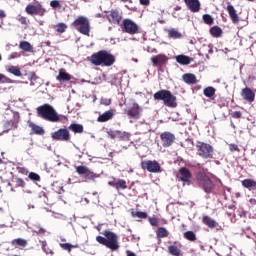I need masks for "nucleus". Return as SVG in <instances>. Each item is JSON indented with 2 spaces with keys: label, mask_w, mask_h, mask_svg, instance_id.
<instances>
[{
  "label": "nucleus",
  "mask_w": 256,
  "mask_h": 256,
  "mask_svg": "<svg viewBox=\"0 0 256 256\" xmlns=\"http://www.w3.org/2000/svg\"><path fill=\"white\" fill-rule=\"evenodd\" d=\"M168 37L170 39H181V37H183V34H181V32H179L177 29L171 28L170 30H168Z\"/></svg>",
  "instance_id": "29"
},
{
  "label": "nucleus",
  "mask_w": 256,
  "mask_h": 256,
  "mask_svg": "<svg viewBox=\"0 0 256 256\" xmlns=\"http://www.w3.org/2000/svg\"><path fill=\"white\" fill-rule=\"evenodd\" d=\"M17 57H20L19 53L13 52L11 55L8 56V61H11L12 59H17Z\"/></svg>",
  "instance_id": "56"
},
{
  "label": "nucleus",
  "mask_w": 256,
  "mask_h": 256,
  "mask_svg": "<svg viewBox=\"0 0 256 256\" xmlns=\"http://www.w3.org/2000/svg\"><path fill=\"white\" fill-rule=\"evenodd\" d=\"M182 80L187 85H195V83H197V76H195V74L186 73L182 75Z\"/></svg>",
  "instance_id": "24"
},
{
  "label": "nucleus",
  "mask_w": 256,
  "mask_h": 256,
  "mask_svg": "<svg viewBox=\"0 0 256 256\" xmlns=\"http://www.w3.org/2000/svg\"><path fill=\"white\" fill-rule=\"evenodd\" d=\"M61 248L64 249L65 251H69L71 252V249H73V246L72 244L70 243H64V244H60Z\"/></svg>",
  "instance_id": "50"
},
{
  "label": "nucleus",
  "mask_w": 256,
  "mask_h": 256,
  "mask_svg": "<svg viewBox=\"0 0 256 256\" xmlns=\"http://www.w3.org/2000/svg\"><path fill=\"white\" fill-rule=\"evenodd\" d=\"M202 19L206 25H213V17L209 14H204Z\"/></svg>",
  "instance_id": "46"
},
{
  "label": "nucleus",
  "mask_w": 256,
  "mask_h": 256,
  "mask_svg": "<svg viewBox=\"0 0 256 256\" xmlns=\"http://www.w3.org/2000/svg\"><path fill=\"white\" fill-rule=\"evenodd\" d=\"M115 114L113 113V110H108L102 114H100L97 118L98 123H105L107 121H110V119H113V116Z\"/></svg>",
  "instance_id": "23"
},
{
  "label": "nucleus",
  "mask_w": 256,
  "mask_h": 256,
  "mask_svg": "<svg viewBox=\"0 0 256 256\" xmlns=\"http://www.w3.org/2000/svg\"><path fill=\"white\" fill-rule=\"evenodd\" d=\"M150 61L154 67H163V65L167 64L169 58H167V56L164 54H158L156 56L151 57Z\"/></svg>",
  "instance_id": "18"
},
{
  "label": "nucleus",
  "mask_w": 256,
  "mask_h": 256,
  "mask_svg": "<svg viewBox=\"0 0 256 256\" xmlns=\"http://www.w3.org/2000/svg\"><path fill=\"white\" fill-rule=\"evenodd\" d=\"M57 81L60 83H66V81H71V75L67 72H59L57 76Z\"/></svg>",
  "instance_id": "32"
},
{
  "label": "nucleus",
  "mask_w": 256,
  "mask_h": 256,
  "mask_svg": "<svg viewBox=\"0 0 256 256\" xmlns=\"http://www.w3.org/2000/svg\"><path fill=\"white\" fill-rule=\"evenodd\" d=\"M232 117H233V119H241V111H234V112H232Z\"/></svg>",
  "instance_id": "55"
},
{
  "label": "nucleus",
  "mask_w": 256,
  "mask_h": 256,
  "mask_svg": "<svg viewBox=\"0 0 256 256\" xmlns=\"http://www.w3.org/2000/svg\"><path fill=\"white\" fill-rule=\"evenodd\" d=\"M106 19L112 25H119L121 23L123 16L119 13V10L113 9L106 12Z\"/></svg>",
  "instance_id": "15"
},
{
  "label": "nucleus",
  "mask_w": 256,
  "mask_h": 256,
  "mask_svg": "<svg viewBox=\"0 0 256 256\" xmlns=\"http://www.w3.org/2000/svg\"><path fill=\"white\" fill-rule=\"evenodd\" d=\"M118 139L120 141H131V133L120 131V134H118Z\"/></svg>",
  "instance_id": "39"
},
{
  "label": "nucleus",
  "mask_w": 256,
  "mask_h": 256,
  "mask_svg": "<svg viewBox=\"0 0 256 256\" xmlns=\"http://www.w3.org/2000/svg\"><path fill=\"white\" fill-rule=\"evenodd\" d=\"M249 203L252 205H256V199L254 198L249 199Z\"/></svg>",
  "instance_id": "61"
},
{
  "label": "nucleus",
  "mask_w": 256,
  "mask_h": 256,
  "mask_svg": "<svg viewBox=\"0 0 256 256\" xmlns=\"http://www.w3.org/2000/svg\"><path fill=\"white\" fill-rule=\"evenodd\" d=\"M76 173H78V175H82V177L88 181H95L101 177V175L89 170L87 166H78L76 168Z\"/></svg>",
  "instance_id": "11"
},
{
  "label": "nucleus",
  "mask_w": 256,
  "mask_h": 256,
  "mask_svg": "<svg viewBox=\"0 0 256 256\" xmlns=\"http://www.w3.org/2000/svg\"><path fill=\"white\" fill-rule=\"evenodd\" d=\"M0 83L15 84V83H19V81L13 80V79L5 76L4 74H2V78H1Z\"/></svg>",
  "instance_id": "44"
},
{
  "label": "nucleus",
  "mask_w": 256,
  "mask_h": 256,
  "mask_svg": "<svg viewBox=\"0 0 256 256\" xmlns=\"http://www.w3.org/2000/svg\"><path fill=\"white\" fill-rule=\"evenodd\" d=\"M28 178L30 181H33L34 183H39V181H41V176H39V174L35 172H30Z\"/></svg>",
  "instance_id": "41"
},
{
  "label": "nucleus",
  "mask_w": 256,
  "mask_h": 256,
  "mask_svg": "<svg viewBox=\"0 0 256 256\" xmlns=\"http://www.w3.org/2000/svg\"><path fill=\"white\" fill-rule=\"evenodd\" d=\"M226 10L228 11V15L234 23V25H237L239 23V15L237 14V10H235V7L231 5V2L227 3Z\"/></svg>",
  "instance_id": "21"
},
{
  "label": "nucleus",
  "mask_w": 256,
  "mask_h": 256,
  "mask_svg": "<svg viewBox=\"0 0 256 256\" xmlns=\"http://www.w3.org/2000/svg\"><path fill=\"white\" fill-rule=\"evenodd\" d=\"M241 96L247 103H253L255 101V92L249 87L242 89Z\"/></svg>",
  "instance_id": "22"
},
{
  "label": "nucleus",
  "mask_w": 256,
  "mask_h": 256,
  "mask_svg": "<svg viewBox=\"0 0 256 256\" xmlns=\"http://www.w3.org/2000/svg\"><path fill=\"white\" fill-rule=\"evenodd\" d=\"M121 84V81L120 80H115V81H112L111 85H115L117 87V85H120Z\"/></svg>",
  "instance_id": "60"
},
{
  "label": "nucleus",
  "mask_w": 256,
  "mask_h": 256,
  "mask_svg": "<svg viewBox=\"0 0 256 256\" xmlns=\"http://www.w3.org/2000/svg\"><path fill=\"white\" fill-rule=\"evenodd\" d=\"M216 91L217 90L212 86H208L203 90V94L205 95V97H208V99H211L212 97H215Z\"/></svg>",
  "instance_id": "35"
},
{
  "label": "nucleus",
  "mask_w": 256,
  "mask_h": 256,
  "mask_svg": "<svg viewBox=\"0 0 256 256\" xmlns=\"http://www.w3.org/2000/svg\"><path fill=\"white\" fill-rule=\"evenodd\" d=\"M198 155L202 159H213V146L211 144L199 142L197 144Z\"/></svg>",
  "instance_id": "8"
},
{
  "label": "nucleus",
  "mask_w": 256,
  "mask_h": 256,
  "mask_svg": "<svg viewBox=\"0 0 256 256\" xmlns=\"http://www.w3.org/2000/svg\"><path fill=\"white\" fill-rule=\"evenodd\" d=\"M91 64L99 67L103 65L104 67H111L115 63V56L105 50H101L97 53L92 54Z\"/></svg>",
  "instance_id": "4"
},
{
  "label": "nucleus",
  "mask_w": 256,
  "mask_h": 256,
  "mask_svg": "<svg viewBox=\"0 0 256 256\" xmlns=\"http://www.w3.org/2000/svg\"><path fill=\"white\" fill-rule=\"evenodd\" d=\"M51 138L53 141H70L71 133H69L67 128H60L51 133Z\"/></svg>",
  "instance_id": "12"
},
{
  "label": "nucleus",
  "mask_w": 256,
  "mask_h": 256,
  "mask_svg": "<svg viewBox=\"0 0 256 256\" xmlns=\"http://www.w3.org/2000/svg\"><path fill=\"white\" fill-rule=\"evenodd\" d=\"M208 47H209L208 53L212 54V53H213V46H212V45H209Z\"/></svg>",
  "instance_id": "62"
},
{
  "label": "nucleus",
  "mask_w": 256,
  "mask_h": 256,
  "mask_svg": "<svg viewBox=\"0 0 256 256\" xmlns=\"http://www.w3.org/2000/svg\"><path fill=\"white\" fill-rule=\"evenodd\" d=\"M127 256H136V255H135V253L128 251V252H127Z\"/></svg>",
  "instance_id": "64"
},
{
  "label": "nucleus",
  "mask_w": 256,
  "mask_h": 256,
  "mask_svg": "<svg viewBox=\"0 0 256 256\" xmlns=\"http://www.w3.org/2000/svg\"><path fill=\"white\" fill-rule=\"evenodd\" d=\"M132 241H139V237L132 235Z\"/></svg>",
  "instance_id": "63"
},
{
  "label": "nucleus",
  "mask_w": 256,
  "mask_h": 256,
  "mask_svg": "<svg viewBox=\"0 0 256 256\" xmlns=\"http://www.w3.org/2000/svg\"><path fill=\"white\" fill-rule=\"evenodd\" d=\"M101 104L109 106L111 104V98H102L101 99Z\"/></svg>",
  "instance_id": "54"
},
{
  "label": "nucleus",
  "mask_w": 256,
  "mask_h": 256,
  "mask_svg": "<svg viewBox=\"0 0 256 256\" xmlns=\"http://www.w3.org/2000/svg\"><path fill=\"white\" fill-rule=\"evenodd\" d=\"M142 169L149 173H161V165L155 160H146L141 162Z\"/></svg>",
  "instance_id": "14"
},
{
  "label": "nucleus",
  "mask_w": 256,
  "mask_h": 256,
  "mask_svg": "<svg viewBox=\"0 0 256 256\" xmlns=\"http://www.w3.org/2000/svg\"><path fill=\"white\" fill-rule=\"evenodd\" d=\"M176 61L179 65H190L191 64V57L180 54L175 57Z\"/></svg>",
  "instance_id": "28"
},
{
  "label": "nucleus",
  "mask_w": 256,
  "mask_h": 256,
  "mask_svg": "<svg viewBox=\"0 0 256 256\" xmlns=\"http://www.w3.org/2000/svg\"><path fill=\"white\" fill-rule=\"evenodd\" d=\"M72 27H74L78 33H81V35H86L87 37H89L91 33V22L89 18L85 16H78L77 19L72 22Z\"/></svg>",
  "instance_id": "5"
},
{
  "label": "nucleus",
  "mask_w": 256,
  "mask_h": 256,
  "mask_svg": "<svg viewBox=\"0 0 256 256\" xmlns=\"http://www.w3.org/2000/svg\"><path fill=\"white\" fill-rule=\"evenodd\" d=\"M19 48L22 51H25L26 53H31V51H33V46H31V43H29L27 41L20 42Z\"/></svg>",
  "instance_id": "34"
},
{
  "label": "nucleus",
  "mask_w": 256,
  "mask_h": 256,
  "mask_svg": "<svg viewBox=\"0 0 256 256\" xmlns=\"http://www.w3.org/2000/svg\"><path fill=\"white\" fill-rule=\"evenodd\" d=\"M202 223L209 227V229H215V227L218 225L217 221L209 216H203Z\"/></svg>",
  "instance_id": "26"
},
{
  "label": "nucleus",
  "mask_w": 256,
  "mask_h": 256,
  "mask_svg": "<svg viewBox=\"0 0 256 256\" xmlns=\"http://www.w3.org/2000/svg\"><path fill=\"white\" fill-rule=\"evenodd\" d=\"M110 187H115L117 191L127 189V181L121 178H112L111 181L108 182Z\"/></svg>",
  "instance_id": "17"
},
{
  "label": "nucleus",
  "mask_w": 256,
  "mask_h": 256,
  "mask_svg": "<svg viewBox=\"0 0 256 256\" xmlns=\"http://www.w3.org/2000/svg\"><path fill=\"white\" fill-rule=\"evenodd\" d=\"M132 216L137 217L138 219H147V213L146 212H141V211L132 212Z\"/></svg>",
  "instance_id": "47"
},
{
  "label": "nucleus",
  "mask_w": 256,
  "mask_h": 256,
  "mask_svg": "<svg viewBox=\"0 0 256 256\" xmlns=\"http://www.w3.org/2000/svg\"><path fill=\"white\" fill-rule=\"evenodd\" d=\"M6 71L8 73H11L15 77H22L23 73H21V69H19L17 66H9L6 68Z\"/></svg>",
  "instance_id": "31"
},
{
  "label": "nucleus",
  "mask_w": 256,
  "mask_h": 256,
  "mask_svg": "<svg viewBox=\"0 0 256 256\" xmlns=\"http://www.w3.org/2000/svg\"><path fill=\"white\" fill-rule=\"evenodd\" d=\"M140 5H144L145 7H149L151 1L150 0H139Z\"/></svg>",
  "instance_id": "57"
},
{
  "label": "nucleus",
  "mask_w": 256,
  "mask_h": 256,
  "mask_svg": "<svg viewBox=\"0 0 256 256\" xmlns=\"http://www.w3.org/2000/svg\"><path fill=\"white\" fill-rule=\"evenodd\" d=\"M168 235H169V231H167L165 227L158 228L157 237H159V239H164V237H168Z\"/></svg>",
  "instance_id": "38"
},
{
  "label": "nucleus",
  "mask_w": 256,
  "mask_h": 256,
  "mask_svg": "<svg viewBox=\"0 0 256 256\" xmlns=\"http://www.w3.org/2000/svg\"><path fill=\"white\" fill-rule=\"evenodd\" d=\"M29 127L34 135H45V129L43 127L31 122Z\"/></svg>",
  "instance_id": "27"
},
{
  "label": "nucleus",
  "mask_w": 256,
  "mask_h": 256,
  "mask_svg": "<svg viewBox=\"0 0 256 256\" xmlns=\"http://www.w3.org/2000/svg\"><path fill=\"white\" fill-rule=\"evenodd\" d=\"M184 3L192 13L201 11V2L199 0H184Z\"/></svg>",
  "instance_id": "20"
},
{
  "label": "nucleus",
  "mask_w": 256,
  "mask_h": 256,
  "mask_svg": "<svg viewBox=\"0 0 256 256\" xmlns=\"http://www.w3.org/2000/svg\"><path fill=\"white\" fill-rule=\"evenodd\" d=\"M13 247H27V240L23 238H17L11 241Z\"/></svg>",
  "instance_id": "33"
},
{
  "label": "nucleus",
  "mask_w": 256,
  "mask_h": 256,
  "mask_svg": "<svg viewBox=\"0 0 256 256\" xmlns=\"http://www.w3.org/2000/svg\"><path fill=\"white\" fill-rule=\"evenodd\" d=\"M121 131L120 130H108L107 135L110 139H117L119 138Z\"/></svg>",
  "instance_id": "42"
},
{
  "label": "nucleus",
  "mask_w": 256,
  "mask_h": 256,
  "mask_svg": "<svg viewBox=\"0 0 256 256\" xmlns=\"http://www.w3.org/2000/svg\"><path fill=\"white\" fill-rule=\"evenodd\" d=\"M210 35L217 39L223 35V30L219 26H213L210 28Z\"/></svg>",
  "instance_id": "30"
},
{
  "label": "nucleus",
  "mask_w": 256,
  "mask_h": 256,
  "mask_svg": "<svg viewBox=\"0 0 256 256\" xmlns=\"http://www.w3.org/2000/svg\"><path fill=\"white\" fill-rule=\"evenodd\" d=\"M6 17L7 14H5V11L0 9V19H5Z\"/></svg>",
  "instance_id": "58"
},
{
  "label": "nucleus",
  "mask_w": 256,
  "mask_h": 256,
  "mask_svg": "<svg viewBox=\"0 0 256 256\" xmlns=\"http://www.w3.org/2000/svg\"><path fill=\"white\" fill-rule=\"evenodd\" d=\"M50 7H52V9H61V2L59 0H52Z\"/></svg>",
  "instance_id": "48"
},
{
  "label": "nucleus",
  "mask_w": 256,
  "mask_h": 256,
  "mask_svg": "<svg viewBox=\"0 0 256 256\" xmlns=\"http://www.w3.org/2000/svg\"><path fill=\"white\" fill-rule=\"evenodd\" d=\"M40 243L42 245V250L44 251V253H46V255H53V250L47 247V241H40Z\"/></svg>",
  "instance_id": "43"
},
{
  "label": "nucleus",
  "mask_w": 256,
  "mask_h": 256,
  "mask_svg": "<svg viewBox=\"0 0 256 256\" xmlns=\"http://www.w3.org/2000/svg\"><path fill=\"white\" fill-rule=\"evenodd\" d=\"M228 145H229V150L231 151V153H235V151H238V152L241 151L237 144L231 143V144H228Z\"/></svg>",
  "instance_id": "51"
},
{
  "label": "nucleus",
  "mask_w": 256,
  "mask_h": 256,
  "mask_svg": "<svg viewBox=\"0 0 256 256\" xmlns=\"http://www.w3.org/2000/svg\"><path fill=\"white\" fill-rule=\"evenodd\" d=\"M25 12L27 15H39V17H43V15L47 13V9H45L41 4H28L25 8Z\"/></svg>",
  "instance_id": "13"
},
{
  "label": "nucleus",
  "mask_w": 256,
  "mask_h": 256,
  "mask_svg": "<svg viewBox=\"0 0 256 256\" xmlns=\"http://www.w3.org/2000/svg\"><path fill=\"white\" fill-rule=\"evenodd\" d=\"M191 171H189L188 168L182 167L179 170V176L178 181H182L183 183H188V185L191 183Z\"/></svg>",
  "instance_id": "19"
},
{
  "label": "nucleus",
  "mask_w": 256,
  "mask_h": 256,
  "mask_svg": "<svg viewBox=\"0 0 256 256\" xmlns=\"http://www.w3.org/2000/svg\"><path fill=\"white\" fill-rule=\"evenodd\" d=\"M101 235L103 236L96 237L97 243L107 247L110 251H117V249H119V236L115 232L111 230H104L101 232Z\"/></svg>",
  "instance_id": "2"
},
{
  "label": "nucleus",
  "mask_w": 256,
  "mask_h": 256,
  "mask_svg": "<svg viewBox=\"0 0 256 256\" xmlns=\"http://www.w3.org/2000/svg\"><path fill=\"white\" fill-rule=\"evenodd\" d=\"M4 119H6L3 124L4 130L0 133V136L3 135V133H9V131L18 129L19 123H21V115L19 112L13 111L10 108L5 110Z\"/></svg>",
  "instance_id": "3"
},
{
  "label": "nucleus",
  "mask_w": 256,
  "mask_h": 256,
  "mask_svg": "<svg viewBox=\"0 0 256 256\" xmlns=\"http://www.w3.org/2000/svg\"><path fill=\"white\" fill-rule=\"evenodd\" d=\"M196 179L198 181V185L202 187L203 191H205L207 194L213 192L215 184H213V181L211 178H209V176H207V174L200 172L197 174Z\"/></svg>",
  "instance_id": "7"
},
{
  "label": "nucleus",
  "mask_w": 256,
  "mask_h": 256,
  "mask_svg": "<svg viewBox=\"0 0 256 256\" xmlns=\"http://www.w3.org/2000/svg\"><path fill=\"white\" fill-rule=\"evenodd\" d=\"M34 233H45V230L39 227L37 230H34Z\"/></svg>",
  "instance_id": "59"
},
{
  "label": "nucleus",
  "mask_w": 256,
  "mask_h": 256,
  "mask_svg": "<svg viewBox=\"0 0 256 256\" xmlns=\"http://www.w3.org/2000/svg\"><path fill=\"white\" fill-rule=\"evenodd\" d=\"M163 147H171L175 142V135L171 132H163L160 135Z\"/></svg>",
  "instance_id": "16"
},
{
  "label": "nucleus",
  "mask_w": 256,
  "mask_h": 256,
  "mask_svg": "<svg viewBox=\"0 0 256 256\" xmlns=\"http://www.w3.org/2000/svg\"><path fill=\"white\" fill-rule=\"evenodd\" d=\"M168 253L173 256H181V249L175 245L168 246Z\"/></svg>",
  "instance_id": "36"
},
{
  "label": "nucleus",
  "mask_w": 256,
  "mask_h": 256,
  "mask_svg": "<svg viewBox=\"0 0 256 256\" xmlns=\"http://www.w3.org/2000/svg\"><path fill=\"white\" fill-rule=\"evenodd\" d=\"M18 21L21 23V25H27V17L24 16H18Z\"/></svg>",
  "instance_id": "53"
},
{
  "label": "nucleus",
  "mask_w": 256,
  "mask_h": 256,
  "mask_svg": "<svg viewBox=\"0 0 256 256\" xmlns=\"http://www.w3.org/2000/svg\"><path fill=\"white\" fill-rule=\"evenodd\" d=\"M242 187L248 189L249 191H256V181L253 179H244L242 180Z\"/></svg>",
  "instance_id": "25"
},
{
  "label": "nucleus",
  "mask_w": 256,
  "mask_h": 256,
  "mask_svg": "<svg viewBox=\"0 0 256 256\" xmlns=\"http://www.w3.org/2000/svg\"><path fill=\"white\" fill-rule=\"evenodd\" d=\"M37 117L49 123H61L63 119H67L65 115L57 113V110L51 104H43L36 108Z\"/></svg>",
  "instance_id": "1"
},
{
  "label": "nucleus",
  "mask_w": 256,
  "mask_h": 256,
  "mask_svg": "<svg viewBox=\"0 0 256 256\" xmlns=\"http://www.w3.org/2000/svg\"><path fill=\"white\" fill-rule=\"evenodd\" d=\"M16 187H25V180H23L22 178H17Z\"/></svg>",
  "instance_id": "52"
},
{
  "label": "nucleus",
  "mask_w": 256,
  "mask_h": 256,
  "mask_svg": "<svg viewBox=\"0 0 256 256\" xmlns=\"http://www.w3.org/2000/svg\"><path fill=\"white\" fill-rule=\"evenodd\" d=\"M56 31H57V33H65V31H67V24L58 23L56 25Z\"/></svg>",
  "instance_id": "45"
},
{
  "label": "nucleus",
  "mask_w": 256,
  "mask_h": 256,
  "mask_svg": "<svg viewBox=\"0 0 256 256\" xmlns=\"http://www.w3.org/2000/svg\"><path fill=\"white\" fill-rule=\"evenodd\" d=\"M68 129L70 131H73V133H83V125L82 124L73 123L68 127Z\"/></svg>",
  "instance_id": "37"
},
{
  "label": "nucleus",
  "mask_w": 256,
  "mask_h": 256,
  "mask_svg": "<svg viewBox=\"0 0 256 256\" xmlns=\"http://www.w3.org/2000/svg\"><path fill=\"white\" fill-rule=\"evenodd\" d=\"M121 28L123 32L128 33V35H137V33H139V25L131 19H124Z\"/></svg>",
  "instance_id": "10"
},
{
  "label": "nucleus",
  "mask_w": 256,
  "mask_h": 256,
  "mask_svg": "<svg viewBox=\"0 0 256 256\" xmlns=\"http://www.w3.org/2000/svg\"><path fill=\"white\" fill-rule=\"evenodd\" d=\"M155 101H163L166 107H176L177 98L169 90H160L153 95Z\"/></svg>",
  "instance_id": "6"
},
{
  "label": "nucleus",
  "mask_w": 256,
  "mask_h": 256,
  "mask_svg": "<svg viewBox=\"0 0 256 256\" xmlns=\"http://www.w3.org/2000/svg\"><path fill=\"white\" fill-rule=\"evenodd\" d=\"M185 239L188 241H197V235H195V232L193 231H187L184 233Z\"/></svg>",
  "instance_id": "40"
},
{
  "label": "nucleus",
  "mask_w": 256,
  "mask_h": 256,
  "mask_svg": "<svg viewBox=\"0 0 256 256\" xmlns=\"http://www.w3.org/2000/svg\"><path fill=\"white\" fill-rule=\"evenodd\" d=\"M143 112V108L137 104V102H133L132 106L124 109V113L127 114L128 119H141V113Z\"/></svg>",
  "instance_id": "9"
},
{
  "label": "nucleus",
  "mask_w": 256,
  "mask_h": 256,
  "mask_svg": "<svg viewBox=\"0 0 256 256\" xmlns=\"http://www.w3.org/2000/svg\"><path fill=\"white\" fill-rule=\"evenodd\" d=\"M149 223L152 227H158L159 226V219H157L155 216L149 217Z\"/></svg>",
  "instance_id": "49"
}]
</instances>
